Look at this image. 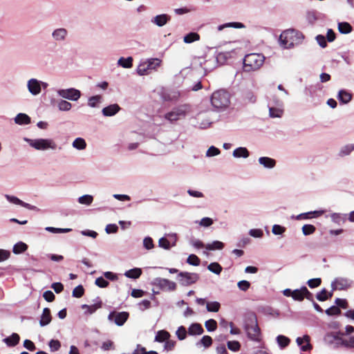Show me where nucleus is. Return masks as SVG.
I'll return each instance as SVG.
<instances>
[{
	"label": "nucleus",
	"mask_w": 354,
	"mask_h": 354,
	"mask_svg": "<svg viewBox=\"0 0 354 354\" xmlns=\"http://www.w3.org/2000/svg\"><path fill=\"white\" fill-rule=\"evenodd\" d=\"M169 19L170 17L167 15H160L154 18L153 22L158 26H162L167 24Z\"/></svg>",
	"instance_id": "bb28decb"
},
{
	"label": "nucleus",
	"mask_w": 354,
	"mask_h": 354,
	"mask_svg": "<svg viewBox=\"0 0 354 354\" xmlns=\"http://www.w3.org/2000/svg\"><path fill=\"white\" fill-rule=\"evenodd\" d=\"M101 98L102 97L100 95H95L91 97L88 99V105L91 107H95L97 104L100 102Z\"/></svg>",
	"instance_id": "6e6d98bb"
},
{
	"label": "nucleus",
	"mask_w": 354,
	"mask_h": 354,
	"mask_svg": "<svg viewBox=\"0 0 354 354\" xmlns=\"http://www.w3.org/2000/svg\"><path fill=\"white\" fill-rule=\"evenodd\" d=\"M338 30L342 34H348L351 32L353 28L348 22H339L338 24Z\"/></svg>",
	"instance_id": "5701e85b"
},
{
	"label": "nucleus",
	"mask_w": 354,
	"mask_h": 354,
	"mask_svg": "<svg viewBox=\"0 0 354 354\" xmlns=\"http://www.w3.org/2000/svg\"><path fill=\"white\" fill-rule=\"evenodd\" d=\"M142 273V271L140 268H135L131 270H129L125 272L124 275L130 279H138Z\"/></svg>",
	"instance_id": "aec40b11"
},
{
	"label": "nucleus",
	"mask_w": 354,
	"mask_h": 354,
	"mask_svg": "<svg viewBox=\"0 0 354 354\" xmlns=\"http://www.w3.org/2000/svg\"><path fill=\"white\" fill-rule=\"evenodd\" d=\"M73 147L79 150L84 149L86 147L85 140L82 138H76L73 142Z\"/></svg>",
	"instance_id": "72a5a7b5"
},
{
	"label": "nucleus",
	"mask_w": 354,
	"mask_h": 354,
	"mask_svg": "<svg viewBox=\"0 0 354 354\" xmlns=\"http://www.w3.org/2000/svg\"><path fill=\"white\" fill-rule=\"evenodd\" d=\"M178 278L179 283L184 286H190L195 283L199 279V276L196 273H191L187 272H180Z\"/></svg>",
	"instance_id": "0eeeda50"
},
{
	"label": "nucleus",
	"mask_w": 354,
	"mask_h": 354,
	"mask_svg": "<svg viewBox=\"0 0 354 354\" xmlns=\"http://www.w3.org/2000/svg\"><path fill=\"white\" fill-rule=\"evenodd\" d=\"M52 320V316L50 310L48 308H45L43 310L42 315L39 321L41 326H44L50 323Z\"/></svg>",
	"instance_id": "dca6fc26"
},
{
	"label": "nucleus",
	"mask_w": 354,
	"mask_h": 354,
	"mask_svg": "<svg viewBox=\"0 0 354 354\" xmlns=\"http://www.w3.org/2000/svg\"><path fill=\"white\" fill-rule=\"evenodd\" d=\"M58 94L63 98L73 101L77 100L81 95L80 91L75 88L62 89L58 91Z\"/></svg>",
	"instance_id": "9b49d317"
},
{
	"label": "nucleus",
	"mask_w": 354,
	"mask_h": 354,
	"mask_svg": "<svg viewBox=\"0 0 354 354\" xmlns=\"http://www.w3.org/2000/svg\"><path fill=\"white\" fill-rule=\"evenodd\" d=\"M15 121L19 124H28L30 123V118L25 113H19L16 116Z\"/></svg>",
	"instance_id": "b1692460"
},
{
	"label": "nucleus",
	"mask_w": 354,
	"mask_h": 354,
	"mask_svg": "<svg viewBox=\"0 0 354 354\" xmlns=\"http://www.w3.org/2000/svg\"><path fill=\"white\" fill-rule=\"evenodd\" d=\"M203 332L202 326L198 323L191 324L188 328V333L190 335H201Z\"/></svg>",
	"instance_id": "a211bd4d"
},
{
	"label": "nucleus",
	"mask_w": 354,
	"mask_h": 354,
	"mask_svg": "<svg viewBox=\"0 0 354 354\" xmlns=\"http://www.w3.org/2000/svg\"><path fill=\"white\" fill-rule=\"evenodd\" d=\"M28 88L30 93L32 95H37L41 92V86L39 82L36 79H31L28 82Z\"/></svg>",
	"instance_id": "4468645a"
},
{
	"label": "nucleus",
	"mask_w": 354,
	"mask_h": 354,
	"mask_svg": "<svg viewBox=\"0 0 354 354\" xmlns=\"http://www.w3.org/2000/svg\"><path fill=\"white\" fill-rule=\"evenodd\" d=\"M220 307H221V305L217 301L207 302L206 304V308H207V311H209V312L216 313L219 310Z\"/></svg>",
	"instance_id": "58836bf2"
},
{
	"label": "nucleus",
	"mask_w": 354,
	"mask_h": 354,
	"mask_svg": "<svg viewBox=\"0 0 354 354\" xmlns=\"http://www.w3.org/2000/svg\"><path fill=\"white\" fill-rule=\"evenodd\" d=\"M322 279L320 278H315L309 279L307 282L308 286L311 288H317L320 286Z\"/></svg>",
	"instance_id": "864d4df0"
},
{
	"label": "nucleus",
	"mask_w": 354,
	"mask_h": 354,
	"mask_svg": "<svg viewBox=\"0 0 354 354\" xmlns=\"http://www.w3.org/2000/svg\"><path fill=\"white\" fill-rule=\"evenodd\" d=\"M30 145L37 150L55 149L57 147L55 142L50 139L30 140Z\"/></svg>",
	"instance_id": "423d86ee"
},
{
	"label": "nucleus",
	"mask_w": 354,
	"mask_h": 354,
	"mask_svg": "<svg viewBox=\"0 0 354 354\" xmlns=\"http://www.w3.org/2000/svg\"><path fill=\"white\" fill-rule=\"evenodd\" d=\"M325 312L329 316L339 315L342 313L339 308H338L336 306H333L330 307L329 308L326 309Z\"/></svg>",
	"instance_id": "a18cd8bd"
},
{
	"label": "nucleus",
	"mask_w": 354,
	"mask_h": 354,
	"mask_svg": "<svg viewBox=\"0 0 354 354\" xmlns=\"http://www.w3.org/2000/svg\"><path fill=\"white\" fill-rule=\"evenodd\" d=\"M48 345L49 347L50 348L51 351H57L61 347L60 342L57 339H51Z\"/></svg>",
	"instance_id": "603ef678"
},
{
	"label": "nucleus",
	"mask_w": 354,
	"mask_h": 354,
	"mask_svg": "<svg viewBox=\"0 0 354 354\" xmlns=\"http://www.w3.org/2000/svg\"><path fill=\"white\" fill-rule=\"evenodd\" d=\"M259 162L266 168H273L276 165L275 160L268 157H261Z\"/></svg>",
	"instance_id": "412c9836"
},
{
	"label": "nucleus",
	"mask_w": 354,
	"mask_h": 354,
	"mask_svg": "<svg viewBox=\"0 0 354 354\" xmlns=\"http://www.w3.org/2000/svg\"><path fill=\"white\" fill-rule=\"evenodd\" d=\"M154 285L162 290L174 291L176 289L175 282L163 278H156L154 281Z\"/></svg>",
	"instance_id": "9d476101"
},
{
	"label": "nucleus",
	"mask_w": 354,
	"mask_h": 354,
	"mask_svg": "<svg viewBox=\"0 0 354 354\" xmlns=\"http://www.w3.org/2000/svg\"><path fill=\"white\" fill-rule=\"evenodd\" d=\"M46 230L53 233H65L69 232L72 230L71 228H56L53 227H47Z\"/></svg>",
	"instance_id": "8fccbe9b"
},
{
	"label": "nucleus",
	"mask_w": 354,
	"mask_h": 354,
	"mask_svg": "<svg viewBox=\"0 0 354 354\" xmlns=\"http://www.w3.org/2000/svg\"><path fill=\"white\" fill-rule=\"evenodd\" d=\"M187 262L189 265L198 266L200 265L201 260L196 254H190L187 259Z\"/></svg>",
	"instance_id": "c03bdc74"
},
{
	"label": "nucleus",
	"mask_w": 354,
	"mask_h": 354,
	"mask_svg": "<svg viewBox=\"0 0 354 354\" xmlns=\"http://www.w3.org/2000/svg\"><path fill=\"white\" fill-rule=\"evenodd\" d=\"M93 196L91 195H84L78 198V202L81 204L90 205L93 202Z\"/></svg>",
	"instance_id": "09e8293b"
},
{
	"label": "nucleus",
	"mask_w": 354,
	"mask_h": 354,
	"mask_svg": "<svg viewBox=\"0 0 354 354\" xmlns=\"http://www.w3.org/2000/svg\"><path fill=\"white\" fill-rule=\"evenodd\" d=\"M28 249V245L23 242L17 243L14 247L12 252L15 254H20L25 252Z\"/></svg>",
	"instance_id": "7c9ffc66"
},
{
	"label": "nucleus",
	"mask_w": 354,
	"mask_h": 354,
	"mask_svg": "<svg viewBox=\"0 0 354 354\" xmlns=\"http://www.w3.org/2000/svg\"><path fill=\"white\" fill-rule=\"evenodd\" d=\"M187 332L186 330V328L183 326L178 327V330H176V335L178 339H185L187 337Z\"/></svg>",
	"instance_id": "de8ad7c7"
},
{
	"label": "nucleus",
	"mask_w": 354,
	"mask_h": 354,
	"mask_svg": "<svg viewBox=\"0 0 354 354\" xmlns=\"http://www.w3.org/2000/svg\"><path fill=\"white\" fill-rule=\"evenodd\" d=\"M292 298L299 301H303L304 298L313 301V295L306 286L293 290Z\"/></svg>",
	"instance_id": "6e6552de"
},
{
	"label": "nucleus",
	"mask_w": 354,
	"mask_h": 354,
	"mask_svg": "<svg viewBox=\"0 0 354 354\" xmlns=\"http://www.w3.org/2000/svg\"><path fill=\"white\" fill-rule=\"evenodd\" d=\"M212 106L218 109L227 108L230 104V93L225 90H218L214 92L211 97Z\"/></svg>",
	"instance_id": "20e7f679"
},
{
	"label": "nucleus",
	"mask_w": 354,
	"mask_h": 354,
	"mask_svg": "<svg viewBox=\"0 0 354 354\" xmlns=\"http://www.w3.org/2000/svg\"><path fill=\"white\" fill-rule=\"evenodd\" d=\"M205 326L208 331H214L217 328V322L216 320L210 319L205 322Z\"/></svg>",
	"instance_id": "79ce46f5"
},
{
	"label": "nucleus",
	"mask_w": 354,
	"mask_h": 354,
	"mask_svg": "<svg viewBox=\"0 0 354 354\" xmlns=\"http://www.w3.org/2000/svg\"><path fill=\"white\" fill-rule=\"evenodd\" d=\"M223 248L224 243L219 241H214L205 245V248L208 250H222Z\"/></svg>",
	"instance_id": "c85d7f7f"
},
{
	"label": "nucleus",
	"mask_w": 354,
	"mask_h": 354,
	"mask_svg": "<svg viewBox=\"0 0 354 354\" xmlns=\"http://www.w3.org/2000/svg\"><path fill=\"white\" fill-rule=\"evenodd\" d=\"M250 153L245 147H238L233 151V156L236 158H248Z\"/></svg>",
	"instance_id": "393cba45"
},
{
	"label": "nucleus",
	"mask_w": 354,
	"mask_h": 354,
	"mask_svg": "<svg viewBox=\"0 0 354 354\" xmlns=\"http://www.w3.org/2000/svg\"><path fill=\"white\" fill-rule=\"evenodd\" d=\"M149 65H147L146 62L140 64L137 69V72L140 75H145L149 74L151 71L149 67Z\"/></svg>",
	"instance_id": "f704fd0d"
},
{
	"label": "nucleus",
	"mask_w": 354,
	"mask_h": 354,
	"mask_svg": "<svg viewBox=\"0 0 354 354\" xmlns=\"http://www.w3.org/2000/svg\"><path fill=\"white\" fill-rule=\"evenodd\" d=\"M332 293H328V291L324 288L316 296L317 299L320 301H324L332 297Z\"/></svg>",
	"instance_id": "e433bc0d"
},
{
	"label": "nucleus",
	"mask_w": 354,
	"mask_h": 354,
	"mask_svg": "<svg viewBox=\"0 0 354 354\" xmlns=\"http://www.w3.org/2000/svg\"><path fill=\"white\" fill-rule=\"evenodd\" d=\"M237 286L243 291H247L250 287V283L246 280H242L238 282Z\"/></svg>",
	"instance_id": "13d9d810"
},
{
	"label": "nucleus",
	"mask_w": 354,
	"mask_h": 354,
	"mask_svg": "<svg viewBox=\"0 0 354 354\" xmlns=\"http://www.w3.org/2000/svg\"><path fill=\"white\" fill-rule=\"evenodd\" d=\"M147 65H149L150 71L154 70L157 66H160V60L159 59H151L146 62Z\"/></svg>",
	"instance_id": "5fc2aeb1"
},
{
	"label": "nucleus",
	"mask_w": 354,
	"mask_h": 354,
	"mask_svg": "<svg viewBox=\"0 0 354 354\" xmlns=\"http://www.w3.org/2000/svg\"><path fill=\"white\" fill-rule=\"evenodd\" d=\"M170 336V333L168 331L160 330L157 332L155 337V341L158 342H164L168 340Z\"/></svg>",
	"instance_id": "6ab92c4d"
},
{
	"label": "nucleus",
	"mask_w": 354,
	"mask_h": 354,
	"mask_svg": "<svg viewBox=\"0 0 354 354\" xmlns=\"http://www.w3.org/2000/svg\"><path fill=\"white\" fill-rule=\"evenodd\" d=\"M245 26L243 24L240 22H230L227 23L223 25H220L218 26V30L221 31L225 28H244Z\"/></svg>",
	"instance_id": "cd10ccee"
},
{
	"label": "nucleus",
	"mask_w": 354,
	"mask_h": 354,
	"mask_svg": "<svg viewBox=\"0 0 354 354\" xmlns=\"http://www.w3.org/2000/svg\"><path fill=\"white\" fill-rule=\"evenodd\" d=\"M95 283L100 288H106L109 284V281L104 279L102 277L97 278Z\"/></svg>",
	"instance_id": "4d7b16f0"
},
{
	"label": "nucleus",
	"mask_w": 354,
	"mask_h": 354,
	"mask_svg": "<svg viewBox=\"0 0 354 354\" xmlns=\"http://www.w3.org/2000/svg\"><path fill=\"white\" fill-rule=\"evenodd\" d=\"M323 211H314L307 213L301 214L297 216V219H308L312 218L311 215H313L315 217H318L323 214Z\"/></svg>",
	"instance_id": "2f4dec72"
},
{
	"label": "nucleus",
	"mask_w": 354,
	"mask_h": 354,
	"mask_svg": "<svg viewBox=\"0 0 354 354\" xmlns=\"http://www.w3.org/2000/svg\"><path fill=\"white\" fill-rule=\"evenodd\" d=\"M190 111L191 107L189 104H181L174 107L171 111L167 113L164 117L171 123H174L179 120L184 119Z\"/></svg>",
	"instance_id": "39448f33"
},
{
	"label": "nucleus",
	"mask_w": 354,
	"mask_h": 354,
	"mask_svg": "<svg viewBox=\"0 0 354 354\" xmlns=\"http://www.w3.org/2000/svg\"><path fill=\"white\" fill-rule=\"evenodd\" d=\"M43 297L44 299L48 302H52L55 300V296L54 293L50 290H46L44 292Z\"/></svg>",
	"instance_id": "bf43d9fd"
},
{
	"label": "nucleus",
	"mask_w": 354,
	"mask_h": 354,
	"mask_svg": "<svg viewBox=\"0 0 354 354\" xmlns=\"http://www.w3.org/2000/svg\"><path fill=\"white\" fill-rule=\"evenodd\" d=\"M118 65L125 68H131L133 66V58L128 57L127 58L120 57L118 62Z\"/></svg>",
	"instance_id": "a878e982"
},
{
	"label": "nucleus",
	"mask_w": 354,
	"mask_h": 354,
	"mask_svg": "<svg viewBox=\"0 0 354 354\" xmlns=\"http://www.w3.org/2000/svg\"><path fill=\"white\" fill-rule=\"evenodd\" d=\"M354 149V146L351 145H348L344 146L340 151V156H346L348 155Z\"/></svg>",
	"instance_id": "e2e57ef3"
},
{
	"label": "nucleus",
	"mask_w": 354,
	"mask_h": 354,
	"mask_svg": "<svg viewBox=\"0 0 354 354\" xmlns=\"http://www.w3.org/2000/svg\"><path fill=\"white\" fill-rule=\"evenodd\" d=\"M120 110V106L117 104H113L104 107L102 112L104 116L109 117L115 115Z\"/></svg>",
	"instance_id": "2eb2a0df"
},
{
	"label": "nucleus",
	"mask_w": 354,
	"mask_h": 354,
	"mask_svg": "<svg viewBox=\"0 0 354 354\" xmlns=\"http://www.w3.org/2000/svg\"><path fill=\"white\" fill-rule=\"evenodd\" d=\"M316 230V227L310 224H306L302 227V232L305 236L313 234Z\"/></svg>",
	"instance_id": "ea45409f"
},
{
	"label": "nucleus",
	"mask_w": 354,
	"mask_h": 354,
	"mask_svg": "<svg viewBox=\"0 0 354 354\" xmlns=\"http://www.w3.org/2000/svg\"><path fill=\"white\" fill-rule=\"evenodd\" d=\"M58 107L60 111H69L72 104L66 100H61L58 104Z\"/></svg>",
	"instance_id": "3c124183"
},
{
	"label": "nucleus",
	"mask_w": 354,
	"mask_h": 354,
	"mask_svg": "<svg viewBox=\"0 0 354 354\" xmlns=\"http://www.w3.org/2000/svg\"><path fill=\"white\" fill-rule=\"evenodd\" d=\"M303 38L301 32L294 29H288L281 34L279 41L282 46L289 48L301 42Z\"/></svg>",
	"instance_id": "f03ea898"
},
{
	"label": "nucleus",
	"mask_w": 354,
	"mask_h": 354,
	"mask_svg": "<svg viewBox=\"0 0 354 354\" xmlns=\"http://www.w3.org/2000/svg\"><path fill=\"white\" fill-rule=\"evenodd\" d=\"M227 348L234 352L239 351L241 349V344L238 341H228L227 343Z\"/></svg>",
	"instance_id": "a19ab883"
},
{
	"label": "nucleus",
	"mask_w": 354,
	"mask_h": 354,
	"mask_svg": "<svg viewBox=\"0 0 354 354\" xmlns=\"http://www.w3.org/2000/svg\"><path fill=\"white\" fill-rule=\"evenodd\" d=\"M265 57L259 53H250L246 55L243 59V70L245 72H252L259 70L263 64Z\"/></svg>",
	"instance_id": "7ed1b4c3"
},
{
	"label": "nucleus",
	"mask_w": 354,
	"mask_h": 354,
	"mask_svg": "<svg viewBox=\"0 0 354 354\" xmlns=\"http://www.w3.org/2000/svg\"><path fill=\"white\" fill-rule=\"evenodd\" d=\"M352 99V95L345 90H341L338 94V100L344 104L349 102Z\"/></svg>",
	"instance_id": "4be33fe9"
},
{
	"label": "nucleus",
	"mask_w": 354,
	"mask_h": 354,
	"mask_svg": "<svg viewBox=\"0 0 354 354\" xmlns=\"http://www.w3.org/2000/svg\"><path fill=\"white\" fill-rule=\"evenodd\" d=\"M200 39V35L196 32H190L184 37V42L190 44Z\"/></svg>",
	"instance_id": "c756f323"
},
{
	"label": "nucleus",
	"mask_w": 354,
	"mask_h": 354,
	"mask_svg": "<svg viewBox=\"0 0 354 354\" xmlns=\"http://www.w3.org/2000/svg\"><path fill=\"white\" fill-rule=\"evenodd\" d=\"M277 341L278 344L282 348L288 346L290 342V340L288 337L281 335L277 336Z\"/></svg>",
	"instance_id": "c9c22d12"
},
{
	"label": "nucleus",
	"mask_w": 354,
	"mask_h": 354,
	"mask_svg": "<svg viewBox=\"0 0 354 354\" xmlns=\"http://www.w3.org/2000/svg\"><path fill=\"white\" fill-rule=\"evenodd\" d=\"M342 345L347 348H354V336L351 337L348 339L342 340Z\"/></svg>",
	"instance_id": "338daca9"
},
{
	"label": "nucleus",
	"mask_w": 354,
	"mask_h": 354,
	"mask_svg": "<svg viewBox=\"0 0 354 354\" xmlns=\"http://www.w3.org/2000/svg\"><path fill=\"white\" fill-rule=\"evenodd\" d=\"M84 294V288L82 285L76 286L72 292V295L76 298L82 297Z\"/></svg>",
	"instance_id": "37998d69"
},
{
	"label": "nucleus",
	"mask_w": 354,
	"mask_h": 354,
	"mask_svg": "<svg viewBox=\"0 0 354 354\" xmlns=\"http://www.w3.org/2000/svg\"><path fill=\"white\" fill-rule=\"evenodd\" d=\"M143 245L147 250H150L153 248V241L151 237H146L143 240Z\"/></svg>",
	"instance_id": "69168bd1"
},
{
	"label": "nucleus",
	"mask_w": 354,
	"mask_h": 354,
	"mask_svg": "<svg viewBox=\"0 0 354 354\" xmlns=\"http://www.w3.org/2000/svg\"><path fill=\"white\" fill-rule=\"evenodd\" d=\"M158 244L160 248H162L165 250H169L171 247L170 241L165 237H162L159 239Z\"/></svg>",
	"instance_id": "49530a36"
},
{
	"label": "nucleus",
	"mask_w": 354,
	"mask_h": 354,
	"mask_svg": "<svg viewBox=\"0 0 354 354\" xmlns=\"http://www.w3.org/2000/svg\"><path fill=\"white\" fill-rule=\"evenodd\" d=\"M133 354H158V353L156 351H149L147 352L145 349V348L144 347H140V348H137L133 353Z\"/></svg>",
	"instance_id": "774afa93"
},
{
	"label": "nucleus",
	"mask_w": 354,
	"mask_h": 354,
	"mask_svg": "<svg viewBox=\"0 0 354 354\" xmlns=\"http://www.w3.org/2000/svg\"><path fill=\"white\" fill-rule=\"evenodd\" d=\"M67 34V31L64 28H59L55 30L53 33V37L57 40L64 39Z\"/></svg>",
	"instance_id": "473e14b6"
},
{
	"label": "nucleus",
	"mask_w": 354,
	"mask_h": 354,
	"mask_svg": "<svg viewBox=\"0 0 354 354\" xmlns=\"http://www.w3.org/2000/svg\"><path fill=\"white\" fill-rule=\"evenodd\" d=\"M310 337L308 335H305L303 337H297V343L299 346H301V349L303 351H307L312 349V345L310 344Z\"/></svg>",
	"instance_id": "ddd939ff"
},
{
	"label": "nucleus",
	"mask_w": 354,
	"mask_h": 354,
	"mask_svg": "<svg viewBox=\"0 0 354 354\" xmlns=\"http://www.w3.org/2000/svg\"><path fill=\"white\" fill-rule=\"evenodd\" d=\"M331 219L333 222L339 224L341 222L344 221V218L342 216V214L339 213H333L330 216Z\"/></svg>",
	"instance_id": "0e129e2a"
},
{
	"label": "nucleus",
	"mask_w": 354,
	"mask_h": 354,
	"mask_svg": "<svg viewBox=\"0 0 354 354\" xmlns=\"http://www.w3.org/2000/svg\"><path fill=\"white\" fill-rule=\"evenodd\" d=\"M20 337L17 333H12L10 337L3 339L4 342L8 346H15L19 342Z\"/></svg>",
	"instance_id": "f3484780"
},
{
	"label": "nucleus",
	"mask_w": 354,
	"mask_h": 354,
	"mask_svg": "<svg viewBox=\"0 0 354 354\" xmlns=\"http://www.w3.org/2000/svg\"><path fill=\"white\" fill-rule=\"evenodd\" d=\"M129 313L128 312H116L113 311L109 313L108 319L113 321L118 326H122L128 319Z\"/></svg>",
	"instance_id": "1a4fd4ad"
},
{
	"label": "nucleus",
	"mask_w": 354,
	"mask_h": 354,
	"mask_svg": "<svg viewBox=\"0 0 354 354\" xmlns=\"http://www.w3.org/2000/svg\"><path fill=\"white\" fill-rule=\"evenodd\" d=\"M286 231V228L279 225H274L272 229V232L274 234L280 235Z\"/></svg>",
	"instance_id": "052dcab7"
},
{
	"label": "nucleus",
	"mask_w": 354,
	"mask_h": 354,
	"mask_svg": "<svg viewBox=\"0 0 354 354\" xmlns=\"http://www.w3.org/2000/svg\"><path fill=\"white\" fill-rule=\"evenodd\" d=\"M244 329L247 336L251 340L261 341V329L258 325L257 317L255 313H248L245 319Z\"/></svg>",
	"instance_id": "f257e3e1"
},
{
	"label": "nucleus",
	"mask_w": 354,
	"mask_h": 354,
	"mask_svg": "<svg viewBox=\"0 0 354 354\" xmlns=\"http://www.w3.org/2000/svg\"><path fill=\"white\" fill-rule=\"evenodd\" d=\"M333 290H343L351 287V282L346 278L338 277L331 284Z\"/></svg>",
	"instance_id": "f8f14e48"
},
{
	"label": "nucleus",
	"mask_w": 354,
	"mask_h": 354,
	"mask_svg": "<svg viewBox=\"0 0 354 354\" xmlns=\"http://www.w3.org/2000/svg\"><path fill=\"white\" fill-rule=\"evenodd\" d=\"M201 342L205 347L208 348L212 344V339L209 335H205L201 339Z\"/></svg>",
	"instance_id": "680f3d73"
},
{
	"label": "nucleus",
	"mask_w": 354,
	"mask_h": 354,
	"mask_svg": "<svg viewBox=\"0 0 354 354\" xmlns=\"http://www.w3.org/2000/svg\"><path fill=\"white\" fill-rule=\"evenodd\" d=\"M207 269L216 274H219L222 271L221 266L216 262L211 263L208 266Z\"/></svg>",
	"instance_id": "4c0bfd02"
}]
</instances>
